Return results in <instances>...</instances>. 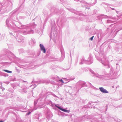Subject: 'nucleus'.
Returning <instances> with one entry per match:
<instances>
[{"label": "nucleus", "instance_id": "obj_4", "mask_svg": "<svg viewBox=\"0 0 122 122\" xmlns=\"http://www.w3.org/2000/svg\"><path fill=\"white\" fill-rule=\"evenodd\" d=\"M5 71L7 72V73H12V72L10 71L7 70H4Z\"/></svg>", "mask_w": 122, "mask_h": 122}, {"label": "nucleus", "instance_id": "obj_8", "mask_svg": "<svg viewBox=\"0 0 122 122\" xmlns=\"http://www.w3.org/2000/svg\"><path fill=\"white\" fill-rule=\"evenodd\" d=\"M4 122L3 121H2V120H1V121H0V122Z\"/></svg>", "mask_w": 122, "mask_h": 122}, {"label": "nucleus", "instance_id": "obj_1", "mask_svg": "<svg viewBox=\"0 0 122 122\" xmlns=\"http://www.w3.org/2000/svg\"><path fill=\"white\" fill-rule=\"evenodd\" d=\"M40 46L41 50L42 51H43L44 53H45L46 52V50L43 46L42 44H40Z\"/></svg>", "mask_w": 122, "mask_h": 122}, {"label": "nucleus", "instance_id": "obj_2", "mask_svg": "<svg viewBox=\"0 0 122 122\" xmlns=\"http://www.w3.org/2000/svg\"><path fill=\"white\" fill-rule=\"evenodd\" d=\"M99 89L100 91L104 93H107L108 92L105 89H104L103 87L99 88Z\"/></svg>", "mask_w": 122, "mask_h": 122}, {"label": "nucleus", "instance_id": "obj_7", "mask_svg": "<svg viewBox=\"0 0 122 122\" xmlns=\"http://www.w3.org/2000/svg\"><path fill=\"white\" fill-rule=\"evenodd\" d=\"M30 113V112H29L28 114H27V115H29Z\"/></svg>", "mask_w": 122, "mask_h": 122}, {"label": "nucleus", "instance_id": "obj_6", "mask_svg": "<svg viewBox=\"0 0 122 122\" xmlns=\"http://www.w3.org/2000/svg\"><path fill=\"white\" fill-rule=\"evenodd\" d=\"M59 81L61 82L62 83H64V82L62 79L60 80Z\"/></svg>", "mask_w": 122, "mask_h": 122}, {"label": "nucleus", "instance_id": "obj_3", "mask_svg": "<svg viewBox=\"0 0 122 122\" xmlns=\"http://www.w3.org/2000/svg\"><path fill=\"white\" fill-rule=\"evenodd\" d=\"M56 107H57L58 108H59V109L61 110L62 111L64 112H68V110H65L64 109L58 106H57L56 105Z\"/></svg>", "mask_w": 122, "mask_h": 122}, {"label": "nucleus", "instance_id": "obj_5", "mask_svg": "<svg viewBox=\"0 0 122 122\" xmlns=\"http://www.w3.org/2000/svg\"><path fill=\"white\" fill-rule=\"evenodd\" d=\"M94 37V36H92V37H91V38H90V39L91 40V41H92V40H93V37Z\"/></svg>", "mask_w": 122, "mask_h": 122}]
</instances>
